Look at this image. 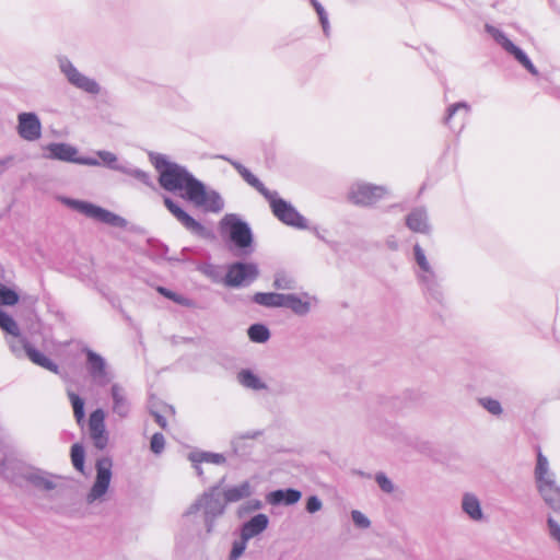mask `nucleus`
I'll list each match as a JSON object with an SVG mask.
<instances>
[{"instance_id": "7c9ffc66", "label": "nucleus", "mask_w": 560, "mask_h": 560, "mask_svg": "<svg viewBox=\"0 0 560 560\" xmlns=\"http://www.w3.org/2000/svg\"><path fill=\"white\" fill-rule=\"evenodd\" d=\"M8 343L11 352L18 358L22 359L27 357L28 349L33 346L27 341L25 337L19 335H11V338L8 339Z\"/></svg>"}, {"instance_id": "5701e85b", "label": "nucleus", "mask_w": 560, "mask_h": 560, "mask_svg": "<svg viewBox=\"0 0 560 560\" xmlns=\"http://www.w3.org/2000/svg\"><path fill=\"white\" fill-rule=\"evenodd\" d=\"M269 524V518L266 514H256L249 521L245 522L241 527V535L244 539H252L261 534Z\"/></svg>"}, {"instance_id": "c9c22d12", "label": "nucleus", "mask_w": 560, "mask_h": 560, "mask_svg": "<svg viewBox=\"0 0 560 560\" xmlns=\"http://www.w3.org/2000/svg\"><path fill=\"white\" fill-rule=\"evenodd\" d=\"M100 165H103L112 171L119 172L124 163H119L118 158L115 153L106 150H98L95 152Z\"/></svg>"}, {"instance_id": "cd10ccee", "label": "nucleus", "mask_w": 560, "mask_h": 560, "mask_svg": "<svg viewBox=\"0 0 560 560\" xmlns=\"http://www.w3.org/2000/svg\"><path fill=\"white\" fill-rule=\"evenodd\" d=\"M237 381L243 387L248 389L261 390L267 388L266 383L253 371L247 369H243L237 373Z\"/></svg>"}, {"instance_id": "5fc2aeb1", "label": "nucleus", "mask_w": 560, "mask_h": 560, "mask_svg": "<svg viewBox=\"0 0 560 560\" xmlns=\"http://www.w3.org/2000/svg\"><path fill=\"white\" fill-rule=\"evenodd\" d=\"M13 156H5L3 159H0V173L5 171L8 167L12 165Z\"/></svg>"}, {"instance_id": "e433bc0d", "label": "nucleus", "mask_w": 560, "mask_h": 560, "mask_svg": "<svg viewBox=\"0 0 560 560\" xmlns=\"http://www.w3.org/2000/svg\"><path fill=\"white\" fill-rule=\"evenodd\" d=\"M272 285L277 290L292 291L296 289V281L291 275L278 271L275 273Z\"/></svg>"}, {"instance_id": "3c124183", "label": "nucleus", "mask_w": 560, "mask_h": 560, "mask_svg": "<svg viewBox=\"0 0 560 560\" xmlns=\"http://www.w3.org/2000/svg\"><path fill=\"white\" fill-rule=\"evenodd\" d=\"M68 397H69L70 402L72 405L73 412L75 410H80V409L84 408V400L78 394H75L73 392H69L68 393Z\"/></svg>"}, {"instance_id": "bb28decb", "label": "nucleus", "mask_w": 560, "mask_h": 560, "mask_svg": "<svg viewBox=\"0 0 560 560\" xmlns=\"http://www.w3.org/2000/svg\"><path fill=\"white\" fill-rule=\"evenodd\" d=\"M189 459L194 464V467L196 468L198 476L202 475V470L199 467V465L201 463H211V464H215V465H221L225 462V458L222 454L210 453V452L190 453Z\"/></svg>"}, {"instance_id": "6ab92c4d", "label": "nucleus", "mask_w": 560, "mask_h": 560, "mask_svg": "<svg viewBox=\"0 0 560 560\" xmlns=\"http://www.w3.org/2000/svg\"><path fill=\"white\" fill-rule=\"evenodd\" d=\"M534 480L536 489L557 482L556 474L551 470L548 458L540 450L536 456Z\"/></svg>"}, {"instance_id": "4c0bfd02", "label": "nucleus", "mask_w": 560, "mask_h": 560, "mask_svg": "<svg viewBox=\"0 0 560 560\" xmlns=\"http://www.w3.org/2000/svg\"><path fill=\"white\" fill-rule=\"evenodd\" d=\"M248 337L253 342L264 343L270 338L269 329L262 324H254L247 330Z\"/></svg>"}, {"instance_id": "7ed1b4c3", "label": "nucleus", "mask_w": 560, "mask_h": 560, "mask_svg": "<svg viewBox=\"0 0 560 560\" xmlns=\"http://www.w3.org/2000/svg\"><path fill=\"white\" fill-rule=\"evenodd\" d=\"M226 504L224 498H221L220 485H217L205 491L185 514L190 515L202 510L206 532L211 534L215 527V520L224 514Z\"/></svg>"}, {"instance_id": "8fccbe9b", "label": "nucleus", "mask_w": 560, "mask_h": 560, "mask_svg": "<svg viewBox=\"0 0 560 560\" xmlns=\"http://www.w3.org/2000/svg\"><path fill=\"white\" fill-rule=\"evenodd\" d=\"M323 508V503L322 501L319 500L318 497L316 495H312L307 499L306 501V511L311 514L313 513H316L318 512L319 510H322Z\"/></svg>"}, {"instance_id": "2f4dec72", "label": "nucleus", "mask_w": 560, "mask_h": 560, "mask_svg": "<svg viewBox=\"0 0 560 560\" xmlns=\"http://www.w3.org/2000/svg\"><path fill=\"white\" fill-rule=\"evenodd\" d=\"M26 358H28L36 365H39L52 373H59V366L34 347L28 349V354Z\"/></svg>"}, {"instance_id": "a19ab883", "label": "nucleus", "mask_w": 560, "mask_h": 560, "mask_svg": "<svg viewBox=\"0 0 560 560\" xmlns=\"http://www.w3.org/2000/svg\"><path fill=\"white\" fill-rule=\"evenodd\" d=\"M0 328L11 335H19V326L16 322L8 313L0 310Z\"/></svg>"}, {"instance_id": "ea45409f", "label": "nucleus", "mask_w": 560, "mask_h": 560, "mask_svg": "<svg viewBox=\"0 0 560 560\" xmlns=\"http://www.w3.org/2000/svg\"><path fill=\"white\" fill-rule=\"evenodd\" d=\"M20 300L19 294L11 288L0 282V304L7 306L15 305Z\"/></svg>"}, {"instance_id": "603ef678", "label": "nucleus", "mask_w": 560, "mask_h": 560, "mask_svg": "<svg viewBox=\"0 0 560 560\" xmlns=\"http://www.w3.org/2000/svg\"><path fill=\"white\" fill-rule=\"evenodd\" d=\"M317 15H318L320 25L323 27L324 34L326 36H328L329 35L330 26H329V21H328L327 12L325 11V9H323V11H319V13H317Z\"/></svg>"}, {"instance_id": "49530a36", "label": "nucleus", "mask_w": 560, "mask_h": 560, "mask_svg": "<svg viewBox=\"0 0 560 560\" xmlns=\"http://www.w3.org/2000/svg\"><path fill=\"white\" fill-rule=\"evenodd\" d=\"M375 481L377 482L378 487L386 493H392L394 491V485L393 482L386 477L385 474L378 472L375 476Z\"/></svg>"}, {"instance_id": "a211bd4d", "label": "nucleus", "mask_w": 560, "mask_h": 560, "mask_svg": "<svg viewBox=\"0 0 560 560\" xmlns=\"http://www.w3.org/2000/svg\"><path fill=\"white\" fill-rule=\"evenodd\" d=\"M112 411L119 418H127L131 410V402L128 398L126 388L119 384L114 383L110 386Z\"/></svg>"}, {"instance_id": "ddd939ff", "label": "nucleus", "mask_w": 560, "mask_h": 560, "mask_svg": "<svg viewBox=\"0 0 560 560\" xmlns=\"http://www.w3.org/2000/svg\"><path fill=\"white\" fill-rule=\"evenodd\" d=\"M258 268L255 264L234 262L228 269L224 283L232 288L248 285L258 277Z\"/></svg>"}, {"instance_id": "c85d7f7f", "label": "nucleus", "mask_w": 560, "mask_h": 560, "mask_svg": "<svg viewBox=\"0 0 560 560\" xmlns=\"http://www.w3.org/2000/svg\"><path fill=\"white\" fill-rule=\"evenodd\" d=\"M24 479L33 486L47 491L52 490L56 487L55 482L49 478V476L39 469L27 471L24 475Z\"/></svg>"}, {"instance_id": "9b49d317", "label": "nucleus", "mask_w": 560, "mask_h": 560, "mask_svg": "<svg viewBox=\"0 0 560 560\" xmlns=\"http://www.w3.org/2000/svg\"><path fill=\"white\" fill-rule=\"evenodd\" d=\"M486 31L506 52L512 55L528 72H530L534 75L538 74L537 68L533 65L527 55L521 48L514 45L502 31L489 24L486 25Z\"/></svg>"}, {"instance_id": "bf43d9fd", "label": "nucleus", "mask_w": 560, "mask_h": 560, "mask_svg": "<svg viewBox=\"0 0 560 560\" xmlns=\"http://www.w3.org/2000/svg\"><path fill=\"white\" fill-rule=\"evenodd\" d=\"M314 233L315 235L320 238V240H324V237L322 236V233H319V231L317 229H314Z\"/></svg>"}, {"instance_id": "09e8293b", "label": "nucleus", "mask_w": 560, "mask_h": 560, "mask_svg": "<svg viewBox=\"0 0 560 560\" xmlns=\"http://www.w3.org/2000/svg\"><path fill=\"white\" fill-rule=\"evenodd\" d=\"M262 506V503L261 501L259 500H249L247 501L245 504H243L240 510H238V514L240 516H242L243 514H246V513H249V512H253V511H257V510H260Z\"/></svg>"}, {"instance_id": "4468645a", "label": "nucleus", "mask_w": 560, "mask_h": 560, "mask_svg": "<svg viewBox=\"0 0 560 560\" xmlns=\"http://www.w3.org/2000/svg\"><path fill=\"white\" fill-rule=\"evenodd\" d=\"M49 158L71 162L80 165L98 166L100 162L96 158L78 156V149L68 143H50L47 147Z\"/></svg>"}, {"instance_id": "c03bdc74", "label": "nucleus", "mask_w": 560, "mask_h": 560, "mask_svg": "<svg viewBox=\"0 0 560 560\" xmlns=\"http://www.w3.org/2000/svg\"><path fill=\"white\" fill-rule=\"evenodd\" d=\"M248 539H244L243 535L238 540H235L232 545V549L229 556V560H237L246 550Z\"/></svg>"}, {"instance_id": "37998d69", "label": "nucleus", "mask_w": 560, "mask_h": 560, "mask_svg": "<svg viewBox=\"0 0 560 560\" xmlns=\"http://www.w3.org/2000/svg\"><path fill=\"white\" fill-rule=\"evenodd\" d=\"M158 291L165 298L174 301L175 303L179 304V305H183V306H191L192 305V302L191 300L187 299L186 296L184 295H180V294H177L164 287H159L158 288Z\"/></svg>"}, {"instance_id": "aec40b11", "label": "nucleus", "mask_w": 560, "mask_h": 560, "mask_svg": "<svg viewBox=\"0 0 560 560\" xmlns=\"http://www.w3.org/2000/svg\"><path fill=\"white\" fill-rule=\"evenodd\" d=\"M312 301L316 302V299L311 296L308 293L296 294H284L283 306L291 310L299 316H304L310 313L312 307Z\"/></svg>"}, {"instance_id": "2eb2a0df", "label": "nucleus", "mask_w": 560, "mask_h": 560, "mask_svg": "<svg viewBox=\"0 0 560 560\" xmlns=\"http://www.w3.org/2000/svg\"><path fill=\"white\" fill-rule=\"evenodd\" d=\"M200 189H197L195 197H189L188 201L196 207L202 208L207 212L219 213L224 208L222 196L213 189L207 190L205 184L199 182Z\"/></svg>"}, {"instance_id": "58836bf2", "label": "nucleus", "mask_w": 560, "mask_h": 560, "mask_svg": "<svg viewBox=\"0 0 560 560\" xmlns=\"http://www.w3.org/2000/svg\"><path fill=\"white\" fill-rule=\"evenodd\" d=\"M84 458L85 452L83 446L79 443L73 444L71 446V462L73 467L80 472L84 470Z\"/></svg>"}, {"instance_id": "473e14b6", "label": "nucleus", "mask_w": 560, "mask_h": 560, "mask_svg": "<svg viewBox=\"0 0 560 560\" xmlns=\"http://www.w3.org/2000/svg\"><path fill=\"white\" fill-rule=\"evenodd\" d=\"M459 112L462 113V125H460L459 130H462L464 122L466 121V119L469 115V112H470V106L466 102H458V103L452 104L446 110V115L444 117V124L451 128L452 120H453L454 116Z\"/></svg>"}, {"instance_id": "423d86ee", "label": "nucleus", "mask_w": 560, "mask_h": 560, "mask_svg": "<svg viewBox=\"0 0 560 560\" xmlns=\"http://www.w3.org/2000/svg\"><path fill=\"white\" fill-rule=\"evenodd\" d=\"M57 62L60 72L65 75L69 84L91 95H97L101 93V85L98 82L80 72L68 57L59 56L57 58Z\"/></svg>"}, {"instance_id": "13d9d810", "label": "nucleus", "mask_w": 560, "mask_h": 560, "mask_svg": "<svg viewBox=\"0 0 560 560\" xmlns=\"http://www.w3.org/2000/svg\"><path fill=\"white\" fill-rule=\"evenodd\" d=\"M23 302H27L30 305H35L36 302H37V299L34 298V296H27V298H23Z\"/></svg>"}, {"instance_id": "9d476101", "label": "nucleus", "mask_w": 560, "mask_h": 560, "mask_svg": "<svg viewBox=\"0 0 560 560\" xmlns=\"http://www.w3.org/2000/svg\"><path fill=\"white\" fill-rule=\"evenodd\" d=\"M82 352L86 357L85 368L92 382L101 387L108 385L114 378V374L107 361L90 348H84Z\"/></svg>"}, {"instance_id": "f8f14e48", "label": "nucleus", "mask_w": 560, "mask_h": 560, "mask_svg": "<svg viewBox=\"0 0 560 560\" xmlns=\"http://www.w3.org/2000/svg\"><path fill=\"white\" fill-rule=\"evenodd\" d=\"M163 202L166 209L188 232L202 238L211 236V232L206 226L189 215L172 198L164 197Z\"/></svg>"}, {"instance_id": "393cba45", "label": "nucleus", "mask_w": 560, "mask_h": 560, "mask_svg": "<svg viewBox=\"0 0 560 560\" xmlns=\"http://www.w3.org/2000/svg\"><path fill=\"white\" fill-rule=\"evenodd\" d=\"M254 492V488L249 481H243L238 485L228 487L223 491L225 503H235L243 499L249 498Z\"/></svg>"}, {"instance_id": "1a4fd4ad", "label": "nucleus", "mask_w": 560, "mask_h": 560, "mask_svg": "<svg viewBox=\"0 0 560 560\" xmlns=\"http://www.w3.org/2000/svg\"><path fill=\"white\" fill-rule=\"evenodd\" d=\"M113 460L110 457L104 456L96 460V477L95 481L86 494V502L89 504L95 501H102L108 491L112 479Z\"/></svg>"}, {"instance_id": "a878e982", "label": "nucleus", "mask_w": 560, "mask_h": 560, "mask_svg": "<svg viewBox=\"0 0 560 560\" xmlns=\"http://www.w3.org/2000/svg\"><path fill=\"white\" fill-rule=\"evenodd\" d=\"M462 509L464 513L475 522H479L483 518L480 501L474 493L467 492L463 495Z\"/></svg>"}, {"instance_id": "de8ad7c7", "label": "nucleus", "mask_w": 560, "mask_h": 560, "mask_svg": "<svg viewBox=\"0 0 560 560\" xmlns=\"http://www.w3.org/2000/svg\"><path fill=\"white\" fill-rule=\"evenodd\" d=\"M351 517H352V521L355 524V526H358L360 528H368L371 525L370 520L360 511H357V510L352 511Z\"/></svg>"}, {"instance_id": "20e7f679", "label": "nucleus", "mask_w": 560, "mask_h": 560, "mask_svg": "<svg viewBox=\"0 0 560 560\" xmlns=\"http://www.w3.org/2000/svg\"><path fill=\"white\" fill-rule=\"evenodd\" d=\"M413 256L417 264L415 273L422 292L430 299L440 302L443 298L441 280L419 244L413 246Z\"/></svg>"}, {"instance_id": "4d7b16f0", "label": "nucleus", "mask_w": 560, "mask_h": 560, "mask_svg": "<svg viewBox=\"0 0 560 560\" xmlns=\"http://www.w3.org/2000/svg\"><path fill=\"white\" fill-rule=\"evenodd\" d=\"M312 7L316 11V13H319V11H323L324 7L317 1V0H310Z\"/></svg>"}, {"instance_id": "6e6552de", "label": "nucleus", "mask_w": 560, "mask_h": 560, "mask_svg": "<svg viewBox=\"0 0 560 560\" xmlns=\"http://www.w3.org/2000/svg\"><path fill=\"white\" fill-rule=\"evenodd\" d=\"M388 195L389 190L385 186L358 182L351 185L348 197L354 205L369 207Z\"/></svg>"}, {"instance_id": "c756f323", "label": "nucleus", "mask_w": 560, "mask_h": 560, "mask_svg": "<svg viewBox=\"0 0 560 560\" xmlns=\"http://www.w3.org/2000/svg\"><path fill=\"white\" fill-rule=\"evenodd\" d=\"M283 299L284 294L277 292H257L253 295V301L265 307H282Z\"/></svg>"}, {"instance_id": "f257e3e1", "label": "nucleus", "mask_w": 560, "mask_h": 560, "mask_svg": "<svg viewBox=\"0 0 560 560\" xmlns=\"http://www.w3.org/2000/svg\"><path fill=\"white\" fill-rule=\"evenodd\" d=\"M229 162L240 176L259 194H261L269 202L273 215L283 224L305 230L307 229V220L287 200L279 197L276 190H269L247 167L238 161L232 160L225 155H219Z\"/></svg>"}, {"instance_id": "72a5a7b5", "label": "nucleus", "mask_w": 560, "mask_h": 560, "mask_svg": "<svg viewBox=\"0 0 560 560\" xmlns=\"http://www.w3.org/2000/svg\"><path fill=\"white\" fill-rule=\"evenodd\" d=\"M119 172L130 177H133L135 179L139 180L140 183L144 184L150 188H155L150 174L138 167H135L128 163H124Z\"/></svg>"}, {"instance_id": "f03ea898", "label": "nucleus", "mask_w": 560, "mask_h": 560, "mask_svg": "<svg viewBox=\"0 0 560 560\" xmlns=\"http://www.w3.org/2000/svg\"><path fill=\"white\" fill-rule=\"evenodd\" d=\"M150 162L159 173L160 186L170 192H180L186 200L195 197L200 189L197 179L185 166L175 163L162 153H150Z\"/></svg>"}, {"instance_id": "6e6d98bb", "label": "nucleus", "mask_w": 560, "mask_h": 560, "mask_svg": "<svg viewBox=\"0 0 560 560\" xmlns=\"http://www.w3.org/2000/svg\"><path fill=\"white\" fill-rule=\"evenodd\" d=\"M73 416L78 422V424H81L83 421H84V417H85V413H84V408L80 409V410H75L73 412Z\"/></svg>"}, {"instance_id": "39448f33", "label": "nucleus", "mask_w": 560, "mask_h": 560, "mask_svg": "<svg viewBox=\"0 0 560 560\" xmlns=\"http://www.w3.org/2000/svg\"><path fill=\"white\" fill-rule=\"evenodd\" d=\"M61 201L70 209L75 210L97 222L105 223L115 228H125L127 225V221L122 217L89 201L66 197L61 198Z\"/></svg>"}, {"instance_id": "4be33fe9", "label": "nucleus", "mask_w": 560, "mask_h": 560, "mask_svg": "<svg viewBox=\"0 0 560 560\" xmlns=\"http://www.w3.org/2000/svg\"><path fill=\"white\" fill-rule=\"evenodd\" d=\"M536 490L545 505L551 512L560 514V485L555 482Z\"/></svg>"}, {"instance_id": "f3484780", "label": "nucleus", "mask_w": 560, "mask_h": 560, "mask_svg": "<svg viewBox=\"0 0 560 560\" xmlns=\"http://www.w3.org/2000/svg\"><path fill=\"white\" fill-rule=\"evenodd\" d=\"M19 136L26 141H36L42 136V122L35 113H20L18 115Z\"/></svg>"}, {"instance_id": "f704fd0d", "label": "nucleus", "mask_w": 560, "mask_h": 560, "mask_svg": "<svg viewBox=\"0 0 560 560\" xmlns=\"http://www.w3.org/2000/svg\"><path fill=\"white\" fill-rule=\"evenodd\" d=\"M257 435L258 433L247 432L245 434L235 436L231 442L234 454L237 456L246 455L250 448L249 441L254 440Z\"/></svg>"}, {"instance_id": "b1692460", "label": "nucleus", "mask_w": 560, "mask_h": 560, "mask_svg": "<svg viewBox=\"0 0 560 560\" xmlns=\"http://www.w3.org/2000/svg\"><path fill=\"white\" fill-rule=\"evenodd\" d=\"M301 491L296 489H279L267 494V501L271 505H292L300 501Z\"/></svg>"}, {"instance_id": "dca6fc26", "label": "nucleus", "mask_w": 560, "mask_h": 560, "mask_svg": "<svg viewBox=\"0 0 560 560\" xmlns=\"http://www.w3.org/2000/svg\"><path fill=\"white\" fill-rule=\"evenodd\" d=\"M89 433L93 445L97 450H104L108 444V434L105 429V412L98 408L89 418Z\"/></svg>"}, {"instance_id": "0eeeda50", "label": "nucleus", "mask_w": 560, "mask_h": 560, "mask_svg": "<svg viewBox=\"0 0 560 560\" xmlns=\"http://www.w3.org/2000/svg\"><path fill=\"white\" fill-rule=\"evenodd\" d=\"M221 230L229 233L231 241L238 248H247L253 244V233L249 225L238 215L225 214L220 222Z\"/></svg>"}, {"instance_id": "a18cd8bd", "label": "nucleus", "mask_w": 560, "mask_h": 560, "mask_svg": "<svg viewBox=\"0 0 560 560\" xmlns=\"http://www.w3.org/2000/svg\"><path fill=\"white\" fill-rule=\"evenodd\" d=\"M165 446V439L162 433H154L150 441V448L154 454H161Z\"/></svg>"}, {"instance_id": "864d4df0", "label": "nucleus", "mask_w": 560, "mask_h": 560, "mask_svg": "<svg viewBox=\"0 0 560 560\" xmlns=\"http://www.w3.org/2000/svg\"><path fill=\"white\" fill-rule=\"evenodd\" d=\"M151 415L153 416L155 422L163 429L165 430L167 428V421L165 419L164 416H162L161 413H159L158 411L155 410H150Z\"/></svg>"}, {"instance_id": "79ce46f5", "label": "nucleus", "mask_w": 560, "mask_h": 560, "mask_svg": "<svg viewBox=\"0 0 560 560\" xmlns=\"http://www.w3.org/2000/svg\"><path fill=\"white\" fill-rule=\"evenodd\" d=\"M478 402L481 407H483L489 413L493 416H501L503 412L500 401L494 398L480 397L478 398Z\"/></svg>"}, {"instance_id": "412c9836", "label": "nucleus", "mask_w": 560, "mask_h": 560, "mask_svg": "<svg viewBox=\"0 0 560 560\" xmlns=\"http://www.w3.org/2000/svg\"><path fill=\"white\" fill-rule=\"evenodd\" d=\"M406 225L416 233L428 234L431 226L424 208L413 209L406 218Z\"/></svg>"}]
</instances>
